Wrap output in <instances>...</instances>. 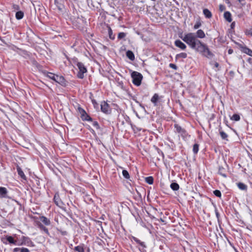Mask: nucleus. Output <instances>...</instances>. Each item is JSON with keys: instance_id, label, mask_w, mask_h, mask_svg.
I'll return each mask as SVG.
<instances>
[{"instance_id": "obj_22", "label": "nucleus", "mask_w": 252, "mask_h": 252, "mask_svg": "<svg viewBox=\"0 0 252 252\" xmlns=\"http://www.w3.org/2000/svg\"><path fill=\"white\" fill-rule=\"evenodd\" d=\"M237 186L241 190H245L247 189V186L242 183H238Z\"/></svg>"}, {"instance_id": "obj_45", "label": "nucleus", "mask_w": 252, "mask_h": 252, "mask_svg": "<svg viewBox=\"0 0 252 252\" xmlns=\"http://www.w3.org/2000/svg\"><path fill=\"white\" fill-rule=\"evenodd\" d=\"M19 250H20V249H19V248H15V249H14V252H17L18 251H19Z\"/></svg>"}, {"instance_id": "obj_19", "label": "nucleus", "mask_w": 252, "mask_h": 252, "mask_svg": "<svg viewBox=\"0 0 252 252\" xmlns=\"http://www.w3.org/2000/svg\"><path fill=\"white\" fill-rule=\"evenodd\" d=\"M132 238L136 243H137V244L141 245L142 247H143V248L146 247V246L144 242H141L140 240H139L138 239H137V238H136L135 237H132Z\"/></svg>"}, {"instance_id": "obj_20", "label": "nucleus", "mask_w": 252, "mask_h": 252, "mask_svg": "<svg viewBox=\"0 0 252 252\" xmlns=\"http://www.w3.org/2000/svg\"><path fill=\"white\" fill-rule=\"evenodd\" d=\"M159 98L158 95L157 94H155L151 98V101L156 105L157 101H158Z\"/></svg>"}, {"instance_id": "obj_14", "label": "nucleus", "mask_w": 252, "mask_h": 252, "mask_svg": "<svg viewBox=\"0 0 252 252\" xmlns=\"http://www.w3.org/2000/svg\"><path fill=\"white\" fill-rule=\"evenodd\" d=\"M126 57L131 61L134 60V59H135L134 55L132 51H131L130 50L127 51L126 53Z\"/></svg>"}, {"instance_id": "obj_25", "label": "nucleus", "mask_w": 252, "mask_h": 252, "mask_svg": "<svg viewBox=\"0 0 252 252\" xmlns=\"http://www.w3.org/2000/svg\"><path fill=\"white\" fill-rule=\"evenodd\" d=\"M6 239L9 242V243L16 244V241L14 240L12 236H6Z\"/></svg>"}, {"instance_id": "obj_30", "label": "nucleus", "mask_w": 252, "mask_h": 252, "mask_svg": "<svg viewBox=\"0 0 252 252\" xmlns=\"http://www.w3.org/2000/svg\"><path fill=\"white\" fill-rule=\"evenodd\" d=\"M199 150V145L197 144H194L193 146V152L194 154H197Z\"/></svg>"}, {"instance_id": "obj_43", "label": "nucleus", "mask_w": 252, "mask_h": 252, "mask_svg": "<svg viewBox=\"0 0 252 252\" xmlns=\"http://www.w3.org/2000/svg\"><path fill=\"white\" fill-rule=\"evenodd\" d=\"M233 52V50L232 49H229L228 51V53L229 54H231Z\"/></svg>"}, {"instance_id": "obj_24", "label": "nucleus", "mask_w": 252, "mask_h": 252, "mask_svg": "<svg viewBox=\"0 0 252 252\" xmlns=\"http://www.w3.org/2000/svg\"><path fill=\"white\" fill-rule=\"evenodd\" d=\"M243 52L248 54V55L252 57V50L248 48H244L243 49Z\"/></svg>"}, {"instance_id": "obj_42", "label": "nucleus", "mask_w": 252, "mask_h": 252, "mask_svg": "<svg viewBox=\"0 0 252 252\" xmlns=\"http://www.w3.org/2000/svg\"><path fill=\"white\" fill-rule=\"evenodd\" d=\"M20 252H29V250L27 248H23L21 249Z\"/></svg>"}, {"instance_id": "obj_38", "label": "nucleus", "mask_w": 252, "mask_h": 252, "mask_svg": "<svg viewBox=\"0 0 252 252\" xmlns=\"http://www.w3.org/2000/svg\"><path fill=\"white\" fill-rule=\"evenodd\" d=\"M108 32H109V36L110 38L114 39V37L112 36V31L110 28H109Z\"/></svg>"}, {"instance_id": "obj_16", "label": "nucleus", "mask_w": 252, "mask_h": 252, "mask_svg": "<svg viewBox=\"0 0 252 252\" xmlns=\"http://www.w3.org/2000/svg\"><path fill=\"white\" fill-rule=\"evenodd\" d=\"M224 18L229 22H231L232 19H231V15L229 12H225L224 13Z\"/></svg>"}, {"instance_id": "obj_2", "label": "nucleus", "mask_w": 252, "mask_h": 252, "mask_svg": "<svg viewBox=\"0 0 252 252\" xmlns=\"http://www.w3.org/2000/svg\"><path fill=\"white\" fill-rule=\"evenodd\" d=\"M132 78V82L136 86H139L141 83L143 78L142 74L136 71H133L131 74Z\"/></svg>"}, {"instance_id": "obj_40", "label": "nucleus", "mask_w": 252, "mask_h": 252, "mask_svg": "<svg viewBox=\"0 0 252 252\" xmlns=\"http://www.w3.org/2000/svg\"><path fill=\"white\" fill-rule=\"evenodd\" d=\"M93 126L95 127L97 129L99 128V125L97 122H96V121L93 122Z\"/></svg>"}, {"instance_id": "obj_44", "label": "nucleus", "mask_w": 252, "mask_h": 252, "mask_svg": "<svg viewBox=\"0 0 252 252\" xmlns=\"http://www.w3.org/2000/svg\"><path fill=\"white\" fill-rule=\"evenodd\" d=\"M214 65H215V66L216 67H219V63H218L216 62V63H215V64H214Z\"/></svg>"}, {"instance_id": "obj_18", "label": "nucleus", "mask_w": 252, "mask_h": 252, "mask_svg": "<svg viewBox=\"0 0 252 252\" xmlns=\"http://www.w3.org/2000/svg\"><path fill=\"white\" fill-rule=\"evenodd\" d=\"M187 57V54L186 53H181L180 54H178L176 55L175 57L176 60H177L179 58H183L185 59Z\"/></svg>"}, {"instance_id": "obj_37", "label": "nucleus", "mask_w": 252, "mask_h": 252, "mask_svg": "<svg viewBox=\"0 0 252 252\" xmlns=\"http://www.w3.org/2000/svg\"><path fill=\"white\" fill-rule=\"evenodd\" d=\"M201 25V24L200 22H197L193 27L194 29H198Z\"/></svg>"}, {"instance_id": "obj_31", "label": "nucleus", "mask_w": 252, "mask_h": 252, "mask_svg": "<svg viewBox=\"0 0 252 252\" xmlns=\"http://www.w3.org/2000/svg\"><path fill=\"white\" fill-rule=\"evenodd\" d=\"M240 116L238 114H234L231 117V119L235 121H238L240 120Z\"/></svg>"}, {"instance_id": "obj_3", "label": "nucleus", "mask_w": 252, "mask_h": 252, "mask_svg": "<svg viewBox=\"0 0 252 252\" xmlns=\"http://www.w3.org/2000/svg\"><path fill=\"white\" fill-rule=\"evenodd\" d=\"M76 65L79 69L77 76L79 78L83 79L84 77V74L87 72V69L82 63L76 61Z\"/></svg>"}, {"instance_id": "obj_36", "label": "nucleus", "mask_w": 252, "mask_h": 252, "mask_svg": "<svg viewBox=\"0 0 252 252\" xmlns=\"http://www.w3.org/2000/svg\"><path fill=\"white\" fill-rule=\"evenodd\" d=\"M246 35L252 36V27L249 30H247L245 32Z\"/></svg>"}, {"instance_id": "obj_5", "label": "nucleus", "mask_w": 252, "mask_h": 252, "mask_svg": "<svg viewBox=\"0 0 252 252\" xmlns=\"http://www.w3.org/2000/svg\"><path fill=\"white\" fill-rule=\"evenodd\" d=\"M174 127L175 128V131L178 133H179L181 136L184 138H186L188 136V133L186 130L180 126H179L177 124L174 125Z\"/></svg>"}, {"instance_id": "obj_27", "label": "nucleus", "mask_w": 252, "mask_h": 252, "mask_svg": "<svg viewBox=\"0 0 252 252\" xmlns=\"http://www.w3.org/2000/svg\"><path fill=\"white\" fill-rule=\"evenodd\" d=\"M74 250L78 252H84V249L82 246H78L74 248Z\"/></svg>"}, {"instance_id": "obj_32", "label": "nucleus", "mask_w": 252, "mask_h": 252, "mask_svg": "<svg viewBox=\"0 0 252 252\" xmlns=\"http://www.w3.org/2000/svg\"><path fill=\"white\" fill-rule=\"evenodd\" d=\"M39 226L40 228L42 230H43L47 234H48V235L49 234L48 230L46 227H45L44 226H43L41 224H40Z\"/></svg>"}, {"instance_id": "obj_33", "label": "nucleus", "mask_w": 252, "mask_h": 252, "mask_svg": "<svg viewBox=\"0 0 252 252\" xmlns=\"http://www.w3.org/2000/svg\"><path fill=\"white\" fill-rule=\"evenodd\" d=\"M126 36V34L125 33V32H120L119 34H118V38L119 39H122L124 37H125Z\"/></svg>"}, {"instance_id": "obj_17", "label": "nucleus", "mask_w": 252, "mask_h": 252, "mask_svg": "<svg viewBox=\"0 0 252 252\" xmlns=\"http://www.w3.org/2000/svg\"><path fill=\"white\" fill-rule=\"evenodd\" d=\"M203 13L207 18H210L212 16L211 12L208 9H204L203 10Z\"/></svg>"}, {"instance_id": "obj_34", "label": "nucleus", "mask_w": 252, "mask_h": 252, "mask_svg": "<svg viewBox=\"0 0 252 252\" xmlns=\"http://www.w3.org/2000/svg\"><path fill=\"white\" fill-rule=\"evenodd\" d=\"M219 173L224 177H226V175L223 173V169L220 168L219 170Z\"/></svg>"}, {"instance_id": "obj_35", "label": "nucleus", "mask_w": 252, "mask_h": 252, "mask_svg": "<svg viewBox=\"0 0 252 252\" xmlns=\"http://www.w3.org/2000/svg\"><path fill=\"white\" fill-rule=\"evenodd\" d=\"M214 194L216 196L219 197H220L221 196V195L220 191V190H214Z\"/></svg>"}, {"instance_id": "obj_48", "label": "nucleus", "mask_w": 252, "mask_h": 252, "mask_svg": "<svg viewBox=\"0 0 252 252\" xmlns=\"http://www.w3.org/2000/svg\"><path fill=\"white\" fill-rule=\"evenodd\" d=\"M245 0H238V1L240 2H242V1H244Z\"/></svg>"}, {"instance_id": "obj_1", "label": "nucleus", "mask_w": 252, "mask_h": 252, "mask_svg": "<svg viewBox=\"0 0 252 252\" xmlns=\"http://www.w3.org/2000/svg\"><path fill=\"white\" fill-rule=\"evenodd\" d=\"M181 38L191 49L200 53L202 55L208 58H212L214 56V54L210 51L208 46L199 40L196 39L194 33H188L185 34L183 37H181Z\"/></svg>"}, {"instance_id": "obj_46", "label": "nucleus", "mask_w": 252, "mask_h": 252, "mask_svg": "<svg viewBox=\"0 0 252 252\" xmlns=\"http://www.w3.org/2000/svg\"><path fill=\"white\" fill-rule=\"evenodd\" d=\"M216 216H217V218H219V213L216 211Z\"/></svg>"}, {"instance_id": "obj_29", "label": "nucleus", "mask_w": 252, "mask_h": 252, "mask_svg": "<svg viewBox=\"0 0 252 252\" xmlns=\"http://www.w3.org/2000/svg\"><path fill=\"white\" fill-rule=\"evenodd\" d=\"M122 174H123V176L126 179H129L130 178L129 173H128V172L126 170H123V172H122Z\"/></svg>"}, {"instance_id": "obj_28", "label": "nucleus", "mask_w": 252, "mask_h": 252, "mask_svg": "<svg viewBox=\"0 0 252 252\" xmlns=\"http://www.w3.org/2000/svg\"><path fill=\"white\" fill-rule=\"evenodd\" d=\"M145 181L149 185H152L153 183L154 179L152 177H148L146 178Z\"/></svg>"}, {"instance_id": "obj_15", "label": "nucleus", "mask_w": 252, "mask_h": 252, "mask_svg": "<svg viewBox=\"0 0 252 252\" xmlns=\"http://www.w3.org/2000/svg\"><path fill=\"white\" fill-rule=\"evenodd\" d=\"M40 220L46 225L50 224V221L46 217L42 216L40 218Z\"/></svg>"}, {"instance_id": "obj_11", "label": "nucleus", "mask_w": 252, "mask_h": 252, "mask_svg": "<svg viewBox=\"0 0 252 252\" xmlns=\"http://www.w3.org/2000/svg\"><path fill=\"white\" fill-rule=\"evenodd\" d=\"M17 170L18 175L24 180H26V176H25L22 169L19 165H17Z\"/></svg>"}, {"instance_id": "obj_13", "label": "nucleus", "mask_w": 252, "mask_h": 252, "mask_svg": "<svg viewBox=\"0 0 252 252\" xmlns=\"http://www.w3.org/2000/svg\"><path fill=\"white\" fill-rule=\"evenodd\" d=\"M54 200L57 205L60 206L62 205V202L60 200L58 194H55L54 197Z\"/></svg>"}, {"instance_id": "obj_47", "label": "nucleus", "mask_w": 252, "mask_h": 252, "mask_svg": "<svg viewBox=\"0 0 252 252\" xmlns=\"http://www.w3.org/2000/svg\"><path fill=\"white\" fill-rule=\"evenodd\" d=\"M23 239L25 240V239H29L28 238H27V237H23Z\"/></svg>"}, {"instance_id": "obj_39", "label": "nucleus", "mask_w": 252, "mask_h": 252, "mask_svg": "<svg viewBox=\"0 0 252 252\" xmlns=\"http://www.w3.org/2000/svg\"><path fill=\"white\" fill-rule=\"evenodd\" d=\"M169 66L171 68H173V69H174L175 70H176L177 69V66L175 64H173V63H170L169 64Z\"/></svg>"}, {"instance_id": "obj_9", "label": "nucleus", "mask_w": 252, "mask_h": 252, "mask_svg": "<svg viewBox=\"0 0 252 252\" xmlns=\"http://www.w3.org/2000/svg\"><path fill=\"white\" fill-rule=\"evenodd\" d=\"M226 246V244L225 242L222 241L220 242V244H218V248L219 249V251H220V252H225L226 250L225 249ZM217 250L219 251V250Z\"/></svg>"}, {"instance_id": "obj_6", "label": "nucleus", "mask_w": 252, "mask_h": 252, "mask_svg": "<svg viewBox=\"0 0 252 252\" xmlns=\"http://www.w3.org/2000/svg\"><path fill=\"white\" fill-rule=\"evenodd\" d=\"M78 111L81 114V118L83 121H92V118L88 115L86 111L81 107H78Z\"/></svg>"}, {"instance_id": "obj_8", "label": "nucleus", "mask_w": 252, "mask_h": 252, "mask_svg": "<svg viewBox=\"0 0 252 252\" xmlns=\"http://www.w3.org/2000/svg\"><path fill=\"white\" fill-rule=\"evenodd\" d=\"M175 45L182 50H185L187 47L186 45L180 40H176L175 41Z\"/></svg>"}, {"instance_id": "obj_4", "label": "nucleus", "mask_w": 252, "mask_h": 252, "mask_svg": "<svg viewBox=\"0 0 252 252\" xmlns=\"http://www.w3.org/2000/svg\"><path fill=\"white\" fill-rule=\"evenodd\" d=\"M43 73L46 76L49 77V78L52 79L53 80H54L55 81L58 83L62 82L64 79L62 76L55 75L51 72L45 71Z\"/></svg>"}, {"instance_id": "obj_12", "label": "nucleus", "mask_w": 252, "mask_h": 252, "mask_svg": "<svg viewBox=\"0 0 252 252\" xmlns=\"http://www.w3.org/2000/svg\"><path fill=\"white\" fill-rule=\"evenodd\" d=\"M195 35L196 38H203L205 37V34L202 30H198L196 32V35Z\"/></svg>"}, {"instance_id": "obj_26", "label": "nucleus", "mask_w": 252, "mask_h": 252, "mask_svg": "<svg viewBox=\"0 0 252 252\" xmlns=\"http://www.w3.org/2000/svg\"><path fill=\"white\" fill-rule=\"evenodd\" d=\"M220 133L222 139L227 140L228 135L226 133L220 129Z\"/></svg>"}, {"instance_id": "obj_10", "label": "nucleus", "mask_w": 252, "mask_h": 252, "mask_svg": "<svg viewBox=\"0 0 252 252\" xmlns=\"http://www.w3.org/2000/svg\"><path fill=\"white\" fill-rule=\"evenodd\" d=\"M7 190L5 188L0 187V197L4 198L6 196Z\"/></svg>"}, {"instance_id": "obj_7", "label": "nucleus", "mask_w": 252, "mask_h": 252, "mask_svg": "<svg viewBox=\"0 0 252 252\" xmlns=\"http://www.w3.org/2000/svg\"><path fill=\"white\" fill-rule=\"evenodd\" d=\"M101 109L102 112L105 113H109L111 111L109 105L105 101L101 102Z\"/></svg>"}, {"instance_id": "obj_41", "label": "nucleus", "mask_w": 252, "mask_h": 252, "mask_svg": "<svg viewBox=\"0 0 252 252\" xmlns=\"http://www.w3.org/2000/svg\"><path fill=\"white\" fill-rule=\"evenodd\" d=\"M220 11H223L225 10V6L223 5L220 4L219 6Z\"/></svg>"}, {"instance_id": "obj_23", "label": "nucleus", "mask_w": 252, "mask_h": 252, "mask_svg": "<svg viewBox=\"0 0 252 252\" xmlns=\"http://www.w3.org/2000/svg\"><path fill=\"white\" fill-rule=\"evenodd\" d=\"M23 16L24 13L21 11H18L16 13V18L18 20L21 19Z\"/></svg>"}, {"instance_id": "obj_21", "label": "nucleus", "mask_w": 252, "mask_h": 252, "mask_svg": "<svg viewBox=\"0 0 252 252\" xmlns=\"http://www.w3.org/2000/svg\"><path fill=\"white\" fill-rule=\"evenodd\" d=\"M170 188L173 190H177L179 189V185L177 183H172L170 185Z\"/></svg>"}]
</instances>
